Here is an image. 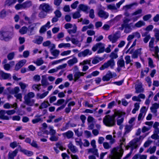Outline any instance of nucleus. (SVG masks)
Returning <instances> with one entry per match:
<instances>
[{
    "label": "nucleus",
    "instance_id": "15",
    "mask_svg": "<svg viewBox=\"0 0 159 159\" xmlns=\"http://www.w3.org/2000/svg\"><path fill=\"white\" fill-rule=\"evenodd\" d=\"M159 108V103H154L152 105L151 107H150V109L151 112L155 114L156 116H157V109Z\"/></svg>",
    "mask_w": 159,
    "mask_h": 159
},
{
    "label": "nucleus",
    "instance_id": "27",
    "mask_svg": "<svg viewBox=\"0 0 159 159\" xmlns=\"http://www.w3.org/2000/svg\"><path fill=\"white\" fill-rule=\"evenodd\" d=\"M78 61V60L76 57H74L73 59H70L68 61L67 63L70 66H72Z\"/></svg>",
    "mask_w": 159,
    "mask_h": 159
},
{
    "label": "nucleus",
    "instance_id": "11",
    "mask_svg": "<svg viewBox=\"0 0 159 159\" xmlns=\"http://www.w3.org/2000/svg\"><path fill=\"white\" fill-rule=\"evenodd\" d=\"M98 15L100 17L105 19H107L109 16L108 12L102 10H100L99 11Z\"/></svg>",
    "mask_w": 159,
    "mask_h": 159
},
{
    "label": "nucleus",
    "instance_id": "57",
    "mask_svg": "<svg viewBox=\"0 0 159 159\" xmlns=\"http://www.w3.org/2000/svg\"><path fill=\"white\" fill-rule=\"evenodd\" d=\"M10 147L12 148H14L18 146L17 143L16 142L14 141L11 143L10 144Z\"/></svg>",
    "mask_w": 159,
    "mask_h": 159
},
{
    "label": "nucleus",
    "instance_id": "22",
    "mask_svg": "<svg viewBox=\"0 0 159 159\" xmlns=\"http://www.w3.org/2000/svg\"><path fill=\"white\" fill-rule=\"evenodd\" d=\"M41 84L43 86H46L49 85V83L47 80L46 76L45 75H43L42 76Z\"/></svg>",
    "mask_w": 159,
    "mask_h": 159
},
{
    "label": "nucleus",
    "instance_id": "42",
    "mask_svg": "<svg viewBox=\"0 0 159 159\" xmlns=\"http://www.w3.org/2000/svg\"><path fill=\"white\" fill-rule=\"evenodd\" d=\"M28 28L26 26H23L19 30V32L21 34H24L27 32Z\"/></svg>",
    "mask_w": 159,
    "mask_h": 159
},
{
    "label": "nucleus",
    "instance_id": "34",
    "mask_svg": "<svg viewBox=\"0 0 159 159\" xmlns=\"http://www.w3.org/2000/svg\"><path fill=\"white\" fill-rule=\"evenodd\" d=\"M81 16V15L80 13V10H78L72 14V17L74 19L79 18Z\"/></svg>",
    "mask_w": 159,
    "mask_h": 159
},
{
    "label": "nucleus",
    "instance_id": "5",
    "mask_svg": "<svg viewBox=\"0 0 159 159\" xmlns=\"http://www.w3.org/2000/svg\"><path fill=\"white\" fill-rule=\"evenodd\" d=\"M34 94L33 92L28 93L27 95H25L24 97V103L28 106H33L34 103V99H31V98H34Z\"/></svg>",
    "mask_w": 159,
    "mask_h": 159
},
{
    "label": "nucleus",
    "instance_id": "20",
    "mask_svg": "<svg viewBox=\"0 0 159 159\" xmlns=\"http://www.w3.org/2000/svg\"><path fill=\"white\" fill-rule=\"evenodd\" d=\"M36 25H31L28 26V32L29 35H33L34 33V30Z\"/></svg>",
    "mask_w": 159,
    "mask_h": 159
},
{
    "label": "nucleus",
    "instance_id": "58",
    "mask_svg": "<svg viewBox=\"0 0 159 159\" xmlns=\"http://www.w3.org/2000/svg\"><path fill=\"white\" fill-rule=\"evenodd\" d=\"M150 129L151 127H146L145 126H144L143 127L141 131L143 133H145L148 131Z\"/></svg>",
    "mask_w": 159,
    "mask_h": 159
},
{
    "label": "nucleus",
    "instance_id": "55",
    "mask_svg": "<svg viewBox=\"0 0 159 159\" xmlns=\"http://www.w3.org/2000/svg\"><path fill=\"white\" fill-rule=\"evenodd\" d=\"M59 52L60 51L57 50H55L51 52L52 55L56 57H57L58 56Z\"/></svg>",
    "mask_w": 159,
    "mask_h": 159
},
{
    "label": "nucleus",
    "instance_id": "60",
    "mask_svg": "<svg viewBox=\"0 0 159 159\" xmlns=\"http://www.w3.org/2000/svg\"><path fill=\"white\" fill-rule=\"evenodd\" d=\"M11 66L8 63L5 64L3 66V67L4 69L7 70H9L11 68Z\"/></svg>",
    "mask_w": 159,
    "mask_h": 159
},
{
    "label": "nucleus",
    "instance_id": "2",
    "mask_svg": "<svg viewBox=\"0 0 159 159\" xmlns=\"http://www.w3.org/2000/svg\"><path fill=\"white\" fill-rule=\"evenodd\" d=\"M13 27L2 30L0 31V39L5 42L11 40L13 36Z\"/></svg>",
    "mask_w": 159,
    "mask_h": 159
},
{
    "label": "nucleus",
    "instance_id": "59",
    "mask_svg": "<svg viewBox=\"0 0 159 159\" xmlns=\"http://www.w3.org/2000/svg\"><path fill=\"white\" fill-rule=\"evenodd\" d=\"M103 145L104 148L105 149H109L111 147V146L109 144V143L107 142L103 143Z\"/></svg>",
    "mask_w": 159,
    "mask_h": 159
},
{
    "label": "nucleus",
    "instance_id": "24",
    "mask_svg": "<svg viewBox=\"0 0 159 159\" xmlns=\"http://www.w3.org/2000/svg\"><path fill=\"white\" fill-rule=\"evenodd\" d=\"M73 133L70 130H69L67 132L62 134L63 135L64 137H66L68 139H70L72 138L73 136Z\"/></svg>",
    "mask_w": 159,
    "mask_h": 159
},
{
    "label": "nucleus",
    "instance_id": "50",
    "mask_svg": "<svg viewBox=\"0 0 159 159\" xmlns=\"http://www.w3.org/2000/svg\"><path fill=\"white\" fill-rule=\"evenodd\" d=\"M49 128L50 129L49 134L51 135H55L56 133L55 130L53 129V127L49 126Z\"/></svg>",
    "mask_w": 159,
    "mask_h": 159
},
{
    "label": "nucleus",
    "instance_id": "16",
    "mask_svg": "<svg viewBox=\"0 0 159 159\" xmlns=\"http://www.w3.org/2000/svg\"><path fill=\"white\" fill-rule=\"evenodd\" d=\"M90 8L89 7L84 4H80L78 6V9H79V10H80V11H82L86 13H88V10H89Z\"/></svg>",
    "mask_w": 159,
    "mask_h": 159
},
{
    "label": "nucleus",
    "instance_id": "35",
    "mask_svg": "<svg viewBox=\"0 0 159 159\" xmlns=\"http://www.w3.org/2000/svg\"><path fill=\"white\" fill-rule=\"evenodd\" d=\"M77 29V26L75 25L74 24L73 26V29L68 30L67 32L70 34H75L76 32Z\"/></svg>",
    "mask_w": 159,
    "mask_h": 159
},
{
    "label": "nucleus",
    "instance_id": "41",
    "mask_svg": "<svg viewBox=\"0 0 159 159\" xmlns=\"http://www.w3.org/2000/svg\"><path fill=\"white\" fill-rule=\"evenodd\" d=\"M108 9L111 10H116L117 11V8L114 4H109L107 6Z\"/></svg>",
    "mask_w": 159,
    "mask_h": 159
},
{
    "label": "nucleus",
    "instance_id": "31",
    "mask_svg": "<svg viewBox=\"0 0 159 159\" xmlns=\"http://www.w3.org/2000/svg\"><path fill=\"white\" fill-rule=\"evenodd\" d=\"M145 25V23L142 20H139L135 23L134 26L137 28H140L142 26H144Z\"/></svg>",
    "mask_w": 159,
    "mask_h": 159
},
{
    "label": "nucleus",
    "instance_id": "30",
    "mask_svg": "<svg viewBox=\"0 0 159 159\" xmlns=\"http://www.w3.org/2000/svg\"><path fill=\"white\" fill-rule=\"evenodd\" d=\"M23 8H29L32 6V2L31 1H27L23 3Z\"/></svg>",
    "mask_w": 159,
    "mask_h": 159
},
{
    "label": "nucleus",
    "instance_id": "63",
    "mask_svg": "<svg viewBox=\"0 0 159 159\" xmlns=\"http://www.w3.org/2000/svg\"><path fill=\"white\" fill-rule=\"evenodd\" d=\"M62 0H54V4L56 6H59L61 3Z\"/></svg>",
    "mask_w": 159,
    "mask_h": 159
},
{
    "label": "nucleus",
    "instance_id": "7",
    "mask_svg": "<svg viewBox=\"0 0 159 159\" xmlns=\"http://www.w3.org/2000/svg\"><path fill=\"white\" fill-rule=\"evenodd\" d=\"M105 45L101 43H96L92 48V50L93 52H95L98 49L97 53L99 54L104 52Z\"/></svg>",
    "mask_w": 159,
    "mask_h": 159
},
{
    "label": "nucleus",
    "instance_id": "29",
    "mask_svg": "<svg viewBox=\"0 0 159 159\" xmlns=\"http://www.w3.org/2000/svg\"><path fill=\"white\" fill-rule=\"evenodd\" d=\"M48 93V91H47L44 92L42 94H41L40 93H38L36 94L37 98L38 99H40L43 98L47 96Z\"/></svg>",
    "mask_w": 159,
    "mask_h": 159
},
{
    "label": "nucleus",
    "instance_id": "23",
    "mask_svg": "<svg viewBox=\"0 0 159 159\" xmlns=\"http://www.w3.org/2000/svg\"><path fill=\"white\" fill-rule=\"evenodd\" d=\"M17 0H6L5 5L7 6H11L15 4Z\"/></svg>",
    "mask_w": 159,
    "mask_h": 159
},
{
    "label": "nucleus",
    "instance_id": "8",
    "mask_svg": "<svg viewBox=\"0 0 159 159\" xmlns=\"http://www.w3.org/2000/svg\"><path fill=\"white\" fill-rule=\"evenodd\" d=\"M115 65V62L114 60L111 59L107 62L104 63V64L100 67V69L101 70H103L108 68L109 66H110L111 68H113Z\"/></svg>",
    "mask_w": 159,
    "mask_h": 159
},
{
    "label": "nucleus",
    "instance_id": "33",
    "mask_svg": "<svg viewBox=\"0 0 159 159\" xmlns=\"http://www.w3.org/2000/svg\"><path fill=\"white\" fill-rule=\"evenodd\" d=\"M136 3H134L131 4L126 5L124 6L123 7V9L125 11H127L129 9H131L134 5H137Z\"/></svg>",
    "mask_w": 159,
    "mask_h": 159
},
{
    "label": "nucleus",
    "instance_id": "10",
    "mask_svg": "<svg viewBox=\"0 0 159 159\" xmlns=\"http://www.w3.org/2000/svg\"><path fill=\"white\" fill-rule=\"evenodd\" d=\"M39 9L47 13L52 11L53 10L51 6L48 4L45 3L40 4L39 7Z\"/></svg>",
    "mask_w": 159,
    "mask_h": 159
},
{
    "label": "nucleus",
    "instance_id": "64",
    "mask_svg": "<svg viewBox=\"0 0 159 159\" xmlns=\"http://www.w3.org/2000/svg\"><path fill=\"white\" fill-rule=\"evenodd\" d=\"M152 141L151 140H148L146 141L144 143L143 146L145 148H147L152 143Z\"/></svg>",
    "mask_w": 159,
    "mask_h": 159
},
{
    "label": "nucleus",
    "instance_id": "46",
    "mask_svg": "<svg viewBox=\"0 0 159 159\" xmlns=\"http://www.w3.org/2000/svg\"><path fill=\"white\" fill-rule=\"evenodd\" d=\"M47 13V12L42 10V11L39 13V16L41 18H44L46 16Z\"/></svg>",
    "mask_w": 159,
    "mask_h": 159
},
{
    "label": "nucleus",
    "instance_id": "1",
    "mask_svg": "<svg viewBox=\"0 0 159 159\" xmlns=\"http://www.w3.org/2000/svg\"><path fill=\"white\" fill-rule=\"evenodd\" d=\"M125 115V113L119 112L115 110L114 114L111 116L109 115L106 116L103 118V122L104 124L107 126L111 127L116 125L115 117L118 116L117 120V124L118 125H120L123 123L124 118L121 117L123 115Z\"/></svg>",
    "mask_w": 159,
    "mask_h": 159
},
{
    "label": "nucleus",
    "instance_id": "12",
    "mask_svg": "<svg viewBox=\"0 0 159 159\" xmlns=\"http://www.w3.org/2000/svg\"><path fill=\"white\" fill-rule=\"evenodd\" d=\"M26 61V60H23L20 61L16 65L15 70L18 71L25 64Z\"/></svg>",
    "mask_w": 159,
    "mask_h": 159
},
{
    "label": "nucleus",
    "instance_id": "21",
    "mask_svg": "<svg viewBox=\"0 0 159 159\" xmlns=\"http://www.w3.org/2000/svg\"><path fill=\"white\" fill-rule=\"evenodd\" d=\"M18 151V150L16 149L12 152H9L8 154V159H14V157L16 156Z\"/></svg>",
    "mask_w": 159,
    "mask_h": 159
},
{
    "label": "nucleus",
    "instance_id": "49",
    "mask_svg": "<svg viewBox=\"0 0 159 159\" xmlns=\"http://www.w3.org/2000/svg\"><path fill=\"white\" fill-rule=\"evenodd\" d=\"M69 57H67V58H63L62 59H60L58 60H56V61H52L51 63L52 65H54L55 64H57L60 63V62H61V61H64L65 60H66L67 58H68Z\"/></svg>",
    "mask_w": 159,
    "mask_h": 159
},
{
    "label": "nucleus",
    "instance_id": "28",
    "mask_svg": "<svg viewBox=\"0 0 159 159\" xmlns=\"http://www.w3.org/2000/svg\"><path fill=\"white\" fill-rule=\"evenodd\" d=\"M88 151L89 152H91L97 157H99V156L98 153V149L96 148H89L88 149Z\"/></svg>",
    "mask_w": 159,
    "mask_h": 159
},
{
    "label": "nucleus",
    "instance_id": "6",
    "mask_svg": "<svg viewBox=\"0 0 159 159\" xmlns=\"http://www.w3.org/2000/svg\"><path fill=\"white\" fill-rule=\"evenodd\" d=\"M16 111L14 110L6 111L2 110L0 111V119L2 120H8L9 119V117L5 114L7 113L8 115H11L14 114L16 112Z\"/></svg>",
    "mask_w": 159,
    "mask_h": 159
},
{
    "label": "nucleus",
    "instance_id": "3",
    "mask_svg": "<svg viewBox=\"0 0 159 159\" xmlns=\"http://www.w3.org/2000/svg\"><path fill=\"white\" fill-rule=\"evenodd\" d=\"M141 138V136H140L139 138H135L129 143L131 146V151L125 157L123 158V159H126L129 157L132 154L134 149L137 148L139 147L141 143L140 141Z\"/></svg>",
    "mask_w": 159,
    "mask_h": 159
},
{
    "label": "nucleus",
    "instance_id": "32",
    "mask_svg": "<svg viewBox=\"0 0 159 159\" xmlns=\"http://www.w3.org/2000/svg\"><path fill=\"white\" fill-rule=\"evenodd\" d=\"M50 106V104H49L48 101H44L41 103V105L39 107V108L40 109L46 108L48 107V106Z\"/></svg>",
    "mask_w": 159,
    "mask_h": 159
},
{
    "label": "nucleus",
    "instance_id": "53",
    "mask_svg": "<svg viewBox=\"0 0 159 159\" xmlns=\"http://www.w3.org/2000/svg\"><path fill=\"white\" fill-rule=\"evenodd\" d=\"M94 13V12L93 9H91L89 11V17L92 19H93L95 17Z\"/></svg>",
    "mask_w": 159,
    "mask_h": 159
},
{
    "label": "nucleus",
    "instance_id": "52",
    "mask_svg": "<svg viewBox=\"0 0 159 159\" xmlns=\"http://www.w3.org/2000/svg\"><path fill=\"white\" fill-rule=\"evenodd\" d=\"M65 102V100L63 99H61L57 100V102L54 104V105L59 106Z\"/></svg>",
    "mask_w": 159,
    "mask_h": 159
},
{
    "label": "nucleus",
    "instance_id": "18",
    "mask_svg": "<svg viewBox=\"0 0 159 159\" xmlns=\"http://www.w3.org/2000/svg\"><path fill=\"white\" fill-rule=\"evenodd\" d=\"M112 77L113 75L112 73L110 71H109L106 75L102 77V80L104 81H109Z\"/></svg>",
    "mask_w": 159,
    "mask_h": 159
},
{
    "label": "nucleus",
    "instance_id": "19",
    "mask_svg": "<svg viewBox=\"0 0 159 159\" xmlns=\"http://www.w3.org/2000/svg\"><path fill=\"white\" fill-rule=\"evenodd\" d=\"M135 93H143L144 91V89L142 87V84L139 83L137 85L135 86Z\"/></svg>",
    "mask_w": 159,
    "mask_h": 159
},
{
    "label": "nucleus",
    "instance_id": "9",
    "mask_svg": "<svg viewBox=\"0 0 159 159\" xmlns=\"http://www.w3.org/2000/svg\"><path fill=\"white\" fill-rule=\"evenodd\" d=\"M120 34L119 31H118L113 35H110L108 36V39L112 43H115L120 37Z\"/></svg>",
    "mask_w": 159,
    "mask_h": 159
},
{
    "label": "nucleus",
    "instance_id": "61",
    "mask_svg": "<svg viewBox=\"0 0 159 159\" xmlns=\"http://www.w3.org/2000/svg\"><path fill=\"white\" fill-rule=\"evenodd\" d=\"M19 85L21 89L22 90H24L27 86V85L26 84L22 82L19 83Z\"/></svg>",
    "mask_w": 159,
    "mask_h": 159
},
{
    "label": "nucleus",
    "instance_id": "36",
    "mask_svg": "<svg viewBox=\"0 0 159 159\" xmlns=\"http://www.w3.org/2000/svg\"><path fill=\"white\" fill-rule=\"evenodd\" d=\"M117 65L118 66L125 68V61L123 59H120L117 62Z\"/></svg>",
    "mask_w": 159,
    "mask_h": 159
},
{
    "label": "nucleus",
    "instance_id": "40",
    "mask_svg": "<svg viewBox=\"0 0 159 159\" xmlns=\"http://www.w3.org/2000/svg\"><path fill=\"white\" fill-rule=\"evenodd\" d=\"M85 73L80 72H76L74 75V77L75 78L79 79L81 76H83Z\"/></svg>",
    "mask_w": 159,
    "mask_h": 159
},
{
    "label": "nucleus",
    "instance_id": "56",
    "mask_svg": "<svg viewBox=\"0 0 159 159\" xmlns=\"http://www.w3.org/2000/svg\"><path fill=\"white\" fill-rule=\"evenodd\" d=\"M79 3V2L78 1H75L71 5V7L73 9H75L77 7Z\"/></svg>",
    "mask_w": 159,
    "mask_h": 159
},
{
    "label": "nucleus",
    "instance_id": "39",
    "mask_svg": "<svg viewBox=\"0 0 159 159\" xmlns=\"http://www.w3.org/2000/svg\"><path fill=\"white\" fill-rule=\"evenodd\" d=\"M154 32H155L154 36L157 40L159 41V30L157 28H155L153 30Z\"/></svg>",
    "mask_w": 159,
    "mask_h": 159
},
{
    "label": "nucleus",
    "instance_id": "62",
    "mask_svg": "<svg viewBox=\"0 0 159 159\" xmlns=\"http://www.w3.org/2000/svg\"><path fill=\"white\" fill-rule=\"evenodd\" d=\"M125 63L126 64H128L130 63L131 61L130 60V57L129 56H127L125 57Z\"/></svg>",
    "mask_w": 159,
    "mask_h": 159
},
{
    "label": "nucleus",
    "instance_id": "48",
    "mask_svg": "<svg viewBox=\"0 0 159 159\" xmlns=\"http://www.w3.org/2000/svg\"><path fill=\"white\" fill-rule=\"evenodd\" d=\"M152 17V15L148 14L144 16L143 18V20L145 21H147L150 19Z\"/></svg>",
    "mask_w": 159,
    "mask_h": 159
},
{
    "label": "nucleus",
    "instance_id": "47",
    "mask_svg": "<svg viewBox=\"0 0 159 159\" xmlns=\"http://www.w3.org/2000/svg\"><path fill=\"white\" fill-rule=\"evenodd\" d=\"M109 57L111 59H114L117 58L118 57V56L117 53H115L114 52H112L110 54Z\"/></svg>",
    "mask_w": 159,
    "mask_h": 159
},
{
    "label": "nucleus",
    "instance_id": "37",
    "mask_svg": "<svg viewBox=\"0 0 159 159\" xmlns=\"http://www.w3.org/2000/svg\"><path fill=\"white\" fill-rule=\"evenodd\" d=\"M132 126V125H126L125 126V134H128L129 133L132 129L133 128Z\"/></svg>",
    "mask_w": 159,
    "mask_h": 159
},
{
    "label": "nucleus",
    "instance_id": "13",
    "mask_svg": "<svg viewBox=\"0 0 159 159\" xmlns=\"http://www.w3.org/2000/svg\"><path fill=\"white\" fill-rule=\"evenodd\" d=\"M11 75L9 73H6L2 71L0 72V79L4 80L11 79Z\"/></svg>",
    "mask_w": 159,
    "mask_h": 159
},
{
    "label": "nucleus",
    "instance_id": "45",
    "mask_svg": "<svg viewBox=\"0 0 159 159\" xmlns=\"http://www.w3.org/2000/svg\"><path fill=\"white\" fill-rule=\"evenodd\" d=\"M15 56V53L14 52L9 53L7 55V58L9 60H12Z\"/></svg>",
    "mask_w": 159,
    "mask_h": 159
},
{
    "label": "nucleus",
    "instance_id": "4",
    "mask_svg": "<svg viewBox=\"0 0 159 159\" xmlns=\"http://www.w3.org/2000/svg\"><path fill=\"white\" fill-rule=\"evenodd\" d=\"M124 152L123 149H120L119 152L116 148H114L111 151V159H121Z\"/></svg>",
    "mask_w": 159,
    "mask_h": 159
},
{
    "label": "nucleus",
    "instance_id": "17",
    "mask_svg": "<svg viewBox=\"0 0 159 159\" xmlns=\"http://www.w3.org/2000/svg\"><path fill=\"white\" fill-rule=\"evenodd\" d=\"M42 115L37 114L35 116V118L32 120V122L34 124L38 122H42L43 121V119L41 118Z\"/></svg>",
    "mask_w": 159,
    "mask_h": 159
},
{
    "label": "nucleus",
    "instance_id": "54",
    "mask_svg": "<svg viewBox=\"0 0 159 159\" xmlns=\"http://www.w3.org/2000/svg\"><path fill=\"white\" fill-rule=\"evenodd\" d=\"M6 16V11L5 10L3 9L0 12V17L3 18Z\"/></svg>",
    "mask_w": 159,
    "mask_h": 159
},
{
    "label": "nucleus",
    "instance_id": "43",
    "mask_svg": "<svg viewBox=\"0 0 159 159\" xmlns=\"http://www.w3.org/2000/svg\"><path fill=\"white\" fill-rule=\"evenodd\" d=\"M23 152L28 156H31L33 154V153L31 151H28L25 149L23 151Z\"/></svg>",
    "mask_w": 159,
    "mask_h": 159
},
{
    "label": "nucleus",
    "instance_id": "14",
    "mask_svg": "<svg viewBox=\"0 0 159 159\" xmlns=\"http://www.w3.org/2000/svg\"><path fill=\"white\" fill-rule=\"evenodd\" d=\"M92 52L89 49H86L83 51L81 52L78 54V56L79 57H85L88 55H90L91 54Z\"/></svg>",
    "mask_w": 159,
    "mask_h": 159
},
{
    "label": "nucleus",
    "instance_id": "44",
    "mask_svg": "<svg viewBox=\"0 0 159 159\" xmlns=\"http://www.w3.org/2000/svg\"><path fill=\"white\" fill-rule=\"evenodd\" d=\"M76 144L77 145H79L81 148H82V147L83 145V143L82 142V140L81 139L76 138L75 139Z\"/></svg>",
    "mask_w": 159,
    "mask_h": 159
},
{
    "label": "nucleus",
    "instance_id": "51",
    "mask_svg": "<svg viewBox=\"0 0 159 159\" xmlns=\"http://www.w3.org/2000/svg\"><path fill=\"white\" fill-rule=\"evenodd\" d=\"M54 13L55 14V16L57 17L58 18H60L61 17V11L59 10H56L55 11H54Z\"/></svg>",
    "mask_w": 159,
    "mask_h": 159
},
{
    "label": "nucleus",
    "instance_id": "38",
    "mask_svg": "<svg viewBox=\"0 0 159 159\" xmlns=\"http://www.w3.org/2000/svg\"><path fill=\"white\" fill-rule=\"evenodd\" d=\"M70 46V44L69 43H62L59 44L58 47L60 48H68Z\"/></svg>",
    "mask_w": 159,
    "mask_h": 159
},
{
    "label": "nucleus",
    "instance_id": "26",
    "mask_svg": "<svg viewBox=\"0 0 159 159\" xmlns=\"http://www.w3.org/2000/svg\"><path fill=\"white\" fill-rule=\"evenodd\" d=\"M43 38L41 36L38 37V38H36L35 39L33 40V42L35 43L38 44H41L43 41Z\"/></svg>",
    "mask_w": 159,
    "mask_h": 159
},
{
    "label": "nucleus",
    "instance_id": "25",
    "mask_svg": "<svg viewBox=\"0 0 159 159\" xmlns=\"http://www.w3.org/2000/svg\"><path fill=\"white\" fill-rule=\"evenodd\" d=\"M68 147L73 153H75L78 152V149L76 147L73 145L71 143H70L68 144Z\"/></svg>",
    "mask_w": 159,
    "mask_h": 159
}]
</instances>
